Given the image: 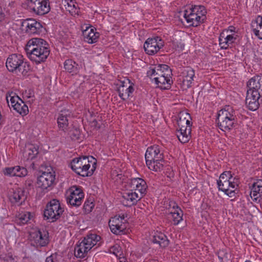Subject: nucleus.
Returning a JSON list of instances; mask_svg holds the SVG:
<instances>
[{
    "label": "nucleus",
    "mask_w": 262,
    "mask_h": 262,
    "mask_svg": "<svg viewBox=\"0 0 262 262\" xmlns=\"http://www.w3.org/2000/svg\"><path fill=\"white\" fill-rule=\"evenodd\" d=\"M130 189L122 193L121 202L126 207H131L139 201L145 193L147 185L145 181L141 178L132 179L127 182Z\"/></svg>",
    "instance_id": "nucleus-1"
},
{
    "label": "nucleus",
    "mask_w": 262,
    "mask_h": 262,
    "mask_svg": "<svg viewBox=\"0 0 262 262\" xmlns=\"http://www.w3.org/2000/svg\"><path fill=\"white\" fill-rule=\"evenodd\" d=\"M25 50L28 57L36 63L45 61L50 54L48 43L40 38L29 39L25 47Z\"/></svg>",
    "instance_id": "nucleus-2"
},
{
    "label": "nucleus",
    "mask_w": 262,
    "mask_h": 262,
    "mask_svg": "<svg viewBox=\"0 0 262 262\" xmlns=\"http://www.w3.org/2000/svg\"><path fill=\"white\" fill-rule=\"evenodd\" d=\"M146 164L151 170L161 172L164 169V150L158 145L148 147L145 154Z\"/></svg>",
    "instance_id": "nucleus-3"
},
{
    "label": "nucleus",
    "mask_w": 262,
    "mask_h": 262,
    "mask_svg": "<svg viewBox=\"0 0 262 262\" xmlns=\"http://www.w3.org/2000/svg\"><path fill=\"white\" fill-rule=\"evenodd\" d=\"M217 120L219 127L223 131L230 130L236 125L237 122L235 111L229 105L219 112Z\"/></svg>",
    "instance_id": "nucleus-4"
},
{
    "label": "nucleus",
    "mask_w": 262,
    "mask_h": 262,
    "mask_svg": "<svg viewBox=\"0 0 262 262\" xmlns=\"http://www.w3.org/2000/svg\"><path fill=\"white\" fill-rule=\"evenodd\" d=\"M207 12L204 6H194L180 12L189 26L196 27L206 18Z\"/></svg>",
    "instance_id": "nucleus-5"
},
{
    "label": "nucleus",
    "mask_w": 262,
    "mask_h": 262,
    "mask_svg": "<svg viewBox=\"0 0 262 262\" xmlns=\"http://www.w3.org/2000/svg\"><path fill=\"white\" fill-rule=\"evenodd\" d=\"M24 60L21 55L12 54L7 59L6 67L10 72L16 74L20 73L25 76L30 71L31 67L30 64Z\"/></svg>",
    "instance_id": "nucleus-6"
},
{
    "label": "nucleus",
    "mask_w": 262,
    "mask_h": 262,
    "mask_svg": "<svg viewBox=\"0 0 262 262\" xmlns=\"http://www.w3.org/2000/svg\"><path fill=\"white\" fill-rule=\"evenodd\" d=\"M90 161L88 157L74 158L70 163L71 169L77 174L82 177L91 176L96 169V161L92 164L91 168Z\"/></svg>",
    "instance_id": "nucleus-7"
},
{
    "label": "nucleus",
    "mask_w": 262,
    "mask_h": 262,
    "mask_svg": "<svg viewBox=\"0 0 262 262\" xmlns=\"http://www.w3.org/2000/svg\"><path fill=\"white\" fill-rule=\"evenodd\" d=\"M100 236L96 234H90L75 247L74 254L78 258H84L92 248L100 240Z\"/></svg>",
    "instance_id": "nucleus-8"
},
{
    "label": "nucleus",
    "mask_w": 262,
    "mask_h": 262,
    "mask_svg": "<svg viewBox=\"0 0 262 262\" xmlns=\"http://www.w3.org/2000/svg\"><path fill=\"white\" fill-rule=\"evenodd\" d=\"M64 212L63 205L56 199L51 200L46 205L43 212L45 218L51 222L58 220Z\"/></svg>",
    "instance_id": "nucleus-9"
},
{
    "label": "nucleus",
    "mask_w": 262,
    "mask_h": 262,
    "mask_svg": "<svg viewBox=\"0 0 262 262\" xmlns=\"http://www.w3.org/2000/svg\"><path fill=\"white\" fill-rule=\"evenodd\" d=\"M6 100L8 103L11 102V106L21 116L27 115L29 113V108L25 102L16 94L13 92H8L6 94Z\"/></svg>",
    "instance_id": "nucleus-10"
},
{
    "label": "nucleus",
    "mask_w": 262,
    "mask_h": 262,
    "mask_svg": "<svg viewBox=\"0 0 262 262\" xmlns=\"http://www.w3.org/2000/svg\"><path fill=\"white\" fill-rule=\"evenodd\" d=\"M31 245L37 248L45 247L50 242L49 233L44 230H38L32 232L30 234Z\"/></svg>",
    "instance_id": "nucleus-11"
},
{
    "label": "nucleus",
    "mask_w": 262,
    "mask_h": 262,
    "mask_svg": "<svg viewBox=\"0 0 262 262\" xmlns=\"http://www.w3.org/2000/svg\"><path fill=\"white\" fill-rule=\"evenodd\" d=\"M28 9L37 15H43L50 11L49 0H27Z\"/></svg>",
    "instance_id": "nucleus-12"
},
{
    "label": "nucleus",
    "mask_w": 262,
    "mask_h": 262,
    "mask_svg": "<svg viewBox=\"0 0 262 262\" xmlns=\"http://www.w3.org/2000/svg\"><path fill=\"white\" fill-rule=\"evenodd\" d=\"M66 200L68 204L72 206H79L84 198V193L82 191L76 186L70 188L67 192Z\"/></svg>",
    "instance_id": "nucleus-13"
},
{
    "label": "nucleus",
    "mask_w": 262,
    "mask_h": 262,
    "mask_svg": "<svg viewBox=\"0 0 262 262\" xmlns=\"http://www.w3.org/2000/svg\"><path fill=\"white\" fill-rule=\"evenodd\" d=\"M55 171H44L37 178V187L43 190L48 191L49 188L51 187L55 183Z\"/></svg>",
    "instance_id": "nucleus-14"
},
{
    "label": "nucleus",
    "mask_w": 262,
    "mask_h": 262,
    "mask_svg": "<svg viewBox=\"0 0 262 262\" xmlns=\"http://www.w3.org/2000/svg\"><path fill=\"white\" fill-rule=\"evenodd\" d=\"M164 41L160 36L148 38L144 43L143 48L147 54L152 55L156 53L164 46Z\"/></svg>",
    "instance_id": "nucleus-15"
},
{
    "label": "nucleus",
    "mask_w": 262,
    "mask_h": 262,
    "mask_svg": "<svg viewBox=\"0 0 262 262\" xmlns=\"http://www.w3.org/2000/svg\"><path fill=\"white\" fill-rule=\"evenodd\" d=\"M22 27L29 34H40L43 27L41 23L34 19H27L22 22Z\"/></svg>",
    "instance_id": "nucleus-16"
},
{
    "label": "nucleus",
    "mask_w": 262,
    "mask_h": 262,
    "mask_svg": "<svg viewBox=\"0 0 262 262\" xmlns=\"http://www.w3.org/2000/svg\"><path fill=\"white\" fill-rule=\"evenodd\" d=\"M223 176L220 177L219 180L217 181L219 189L225 192L226 194L230 197L235 195V188L237 184L231 181V180H225Z\"/></svg>",
    "instance_id": "nucleus-17"
},
{
    "label": "nucleus",
    "mask_w": 262,
    "mask_h": 262,
    "mask_svg": "<svg viewBox=\"0 0 262 262\" xmlns=\"http://www.w3.org/2000/svg\"><path fill=\"white\" fill-rule=\"evenodd\" d=\"M262 98L261 94L256 92L247 91L246 98V104L250 110L256 111L259 106V99Z\"/></svg>",
    "instance_id": "nucleus-18"
},
{
    "label": "nucleus",
    "mask_w": 262,
    "mask_h": 262,
    "mask_svg": "<svg viewBox=\"0 0 262 262\" xmlns=\"http://www.w3.org/2000/svg\"><path fill=\"white\" fill-rule=\"evenodd\" d=\"M119 217H112L109 222V226L111 231L116 235L123 234L126 229L124 223L122 220H119Z\"/></svg>",
    "instance_id": "nucleus-19"
},
{
    "label": "nucleus",
    "mask_w": 262,
    "mask_h": 262,
    "mask_svg": "<svg viewBox=\"0 0 262 262\" xmlns=\"http://www.w3.org/2000/svg\"><path fill=\"white\" fill-rule=\"evenodd\" d=\"M128 83L129 84L127 86V83L123 81L118 89L119 96L123 100H127L129 97L132 96L134 91L133 83L130 84V80L127 79Z\"/></svg>",
    "instance_id": "nucleus-20"
},
{
    "label": "nucleus",
    "mask_w": 262,
    "mask_h": 262,
    "mask_svg": "<svg viewBox=\"0 0 262 262\" xmlns=\"http://www.w3.org/2000/svg\"><path fill=\"white\" fill-rule=\"evenodd\" d=\"M84 40L89 43H94L98 41L99 33L92 26L86 27L82 31Z\"/></svg>",
    "instance_id": "nucleus-21"
},
{
    "label": "nucleus",
    "mask_w": 262,
    "mask_h": 262,
    "mask_svg": "<svg viewBox=\"0 0 262 262\" xmlns=\"http://www.w3.org/2000/svg\"><path fill=\"white\" fill-rule=\"evenodd\" d=\"M237 37L235 34H226L225 32L221 33L219 37V45L223 49H227L234 42Z\"/></svg>",
    "instance_id": "nucleus-22"
},
{
    "label": "nucleus",
    "mask_w": 262,
    "mask_h": 262,
    "mask_svg": "<svg viewBox=\"0 0 262 262\" xmlns=\"http://www.w3.org/2000/svg\"><path fill=\"white\" fill-rule=\"evenodd\" d=\"M247 91L256 92L262 97V76L256 75L251 78L247 82Z\"/></svg>",
    "instance_id": "nucleus-23"
},
{
    "label": "nucleus",
    "mask_w": 262,
    "mask_h": 262,
    "mask_svg": "<svg viewBox=\"0 0 262 262\" xmlns=\"http://www.w3.org/2000/svg\"><path fill=\"white\" fill-rule=\"evenodd\" d=\"M83 67H84V63L82 61L77 63L72 59H67L64 62L66 71L71 73L72 75L77 74Z\"/></svg>",
    "instance_id": "nucleus-24"
},
{
    "label": "nucleus",
    "mask_w": 262,
    "mask_h": 262,
    "mask_svg": "<svg viewBox=\"0 0 262 262\" xmlns=\"http://www.w3.org/2000/svg\"><path fill=\"white\" fill-rule=\"evenodd\" d=\"M27 195L25 191L20 188L13 189V192L10 195L9 199L13 204L20 205L25 202Z\"/></svg>",
    "instance_id": "nucleus-25"
},
{
    "label": "nucleus",
    "mask_w": 262,
    "mask_h": 262,
    "mask_svg": "<svg viewBox=\"0 0 262 262\" xmlns=\"http://www.w3.org/2000/svg\"><path fill=\"white\" fill-rule=\"evenodd\" d=\"M4 173L5 175L10 177H23L27 174L28 171L26 168L17 166L6 168Z\"/></svg>",
    "instance_id": "nucleus-26"
},
{
    "label": "nucleus",
    "mask_w": 262,
    "mask_h": 262,
    "mask_svg": "<svg viewBox=\"0 0 262 262\" xmlns=\"http://www.w3.org/2000/svg\"><path fill=\"white\" fill-rule=\"evenodd\" d=\"M183 77L182 86L183 89H187L191 86L192 82L194 76V71L191 68L187 67L182 72Z\"/></svg>",
    "instance_id": "nucleus-27"
},
{
    "label": "nucleus",
    "mask_w": 262,
    "mask_h": 262,
    "mask_svg": "<svg viewBox=\"0 0 262 262\" xmlns=\"http://www.w3.org/2000/svg\"><path fill=\"white\" fill-rule=\"evenodd\" d=\"M70 112L68 110H64L61 112L57 119V123L59 128L66 132L69 125L68 117H70Z\"/></svg>",
    "instance_id": "nucleus-28"
},
{
    "label": "nucleus",
    "mask_w": 262,
    "mask_h": 262,
    "mask_svg": "<svg viewBox=\"0 0 262 262\" xmlns=\"http://www.w3.org/2000/svg\"><path fill=\"white\" fill-rule=\"evenodd\" d=\"M250 196L253 200L256 201L262 197V179L257 180L252 184Z\"/></svg>",
    "instance_id": "nucleus-29"
},
{
    "label": "nucleus",
    "mask_w": 262,
    "mask_h": 262,
    "mask_svg": "<svg viewBox=\"0 0 262 262\" xmlns=\"http://www.w3.org/2000/svg\"><path fill=\"white\" fill-rule=\"evenodd\" d=\"M176 210V211L167 212V217H166L167 221L174 225H178L183 219L182 210L179 208Z\"/></svg>",
    "instance_id": "nucleus-30"
},
{
    "label": "nucleus",
    "mask_w": 262,
    "mask_h": 262,
    "mask_svg": "<svg viewBox=\"0 0 262 262\" xmlns=\"http://www.w3.org/2000/svg\"><path fill=\"white\" fill-rule=\"evenodd\" d=\"M191 127H179L177 136L182 143L188 142L190 139Z\"/></svg>",
    "instance_id": "nucleus-31"
},
{
    "label": "nucleus",
    "mask_w": 262,
    "mask_h": 262,
    "mask_svg": "<svg viewBox=\"0 0 262 262\" xmlns=\"http://www.w3.org/2000/svg\"><path fill=\"white\" fill-rule=\"evenodd\" d=\"M190 119V116L188 113L185 111L180 112L177 120L178 127L183 128L191 127Z\"/></svg>",
    "instance_id": "nucleus-32"
},
{
    "label": "nucleus",
    "mask_w": 262,
    "mask_h": 262,
    "mask_svg": "<svg viewBox=\"0 0 262 262\" xmlns=\"http://www.w3.org/2000/svg\"><path fill=\"white\" fill-rule=\"evenodd\" d=\"M63 4L67 11H69L72 15L79 14V6L75 0H63Z\"/></svg>",
    "instance_id": "nucleus-33"
},
{
    "label": "nucleus",
    "mask_w": 262,
    "mask_h": 262,
    "mask_svg": "<svg viewBox=\"0 0 262 262\" xmlns=\"http://www.w3.org/2000/svg\"><path fill=\"white\" fill-rule=\"evenodd\" d=\"M252 26L253 28V31L255 35L259 39H262V15L257 16Z\"/></svg>",
    "instance_id": "nucleus-34"
},
{
    "label": "nucleus",
    "mask_w": 262,
    "mask_h": 262,
    "mask_svg": "<svg viewBox=\"0 0 262 262\" xmlns=\"http://www.w3.org/2000/svg\"><path fill=\"white\" fill-rule=\"evenodd\" d=\"M147 74L148 76L152 77L158 75L159 76L154 77V80L156 84L159 85V83L163 84L164 81L162 80L164 79V74L161 70L157 69V71L154 69H151L147 71Z\"/></svg>",
    "instance_id": "nucleus-35"
},
{
    "label": "nucleus",
    "mask_w": 262,
    "mask_h": 262,
    "mask_svg": "<svg viewBox=\"0 0 262 262\" xmlns=\"http://www.w3.org/2000/svg\"><path fill=\"white\" fill-rule=\"evenodd\" d=\"M32 216L30 212L22 211L16 215L15 222L19 225H24L28 223Z\"/></svg>",
    "instance_id": "nucleus-36"
},
{
    "label": "nucleus",
    "mask_w": 262,
    "mask_h": 262,
    "mask_svg": "<svg viewBox=\"0 0 262 262\" xmlns=\"http://www.w3.org/2000/svg\"><path fill=\"white\" fill-rule=\"evenodd\" d=\"M38 154V147L34 144H29L27 146L25 154L27 156V160H33Z\"/></svg>",
    "instance_id": "nucleus-37"
},
{
    "label": "nucleus",
    "mask_w": 262,
    "mask_h": 262,
    "mask_svg": "<svg viewBox=\"0 0 262 262\" xmlns=\"http://www.w3.org/2000/svg\"><path fill=\"white\" fill-rule=\"evenodd\" d=\"M172 70L169 67L165 64V81L166 83V86L165 85V90H169L171 88V84L173 83L172 79Z\"/></svg>",
    "instance_id": "nucleus-38"
},
{
    "label": "nucleus",
    "mask_w": 262,
    "mask_h": 262,
    "mask_svg": "<svg viewBox=\"0 0 262 262\" xmlns=\"http://www.w3.org/2000/svg\"><path fill=\"white\" fill-rule=\"evenodd\" d=\"M95 204L92 200H88L85 201L83 205V209L86 213L91 212L94 208Z\"/></svg>",
    "instance_id": "nucleus-39"
},
{
    "label": "nucleus",
    "mask_w": 262,
    "mask_h": 262,
    "mask_svg": "<svg viewBox=\"0 0 262 262\" xmlns=\"http://www.w3.org/2000/svg\"><path fill=\"white\" fill-rule=\"evenodd\" d=\"M164 234L161 232L157 233L154 235L152 242L154 243L158 244L160 246L164 243Z\"/></svg>",
    "instance_id": "nucleus-40"
},
{
    "label": "nucleus",
    "mask_w": 262,
    "mask_h": 262,
    "mask_svg": "<svg viewBox=\"0 0 262 262\" xmlns=\"http://www.w3.org/2000/svg\"><path fill=\"white\" fill-rule=\"evenodd\" d=\"M110 252L114 254L115 256H118L119 255H120V251L121 248L118 245H115L112 246L110 248Z\"/></svg>",
    "instance_id": "nucleus-41"
},
{
    "label": "nucleus",
    "mask_w": 262,
    "mask_h": 262,
    "mask_svg": "<svg viewBox=\"0 0 262 262\" xmlns=\"http://www.w3.org/2000/svg\"><path fill=\"white\" fill-rule=\"evenodd\" d=\"M166 210L167 209H171L172 208L174 211H176L177 208H179L175 202L173 201H169L168 202V204L167 203L166 206H165Z\"/></svg>",
    "instance_id": "nucleus-42"
},
{
    "label": "nucleus",
    "mask_w": 262,
    "mask_h": 262,
    "mask_svg": "<svg viewBox=\"0 0 262 262\" xmlns=\"http://www.w3.org/2000/svg\"><path fill=\"white\" fill-rule=\"evenodd\" d=\"M46 262H58L57 255L56 254H52L46 258Z\"/></svg>",
    "instance_id": "nucleus-43"
},
{
    "label": "nucleus",
    "mask_w": 262,
    "mask_h": 262,
    "mask_svg": "<svg viewBox=\"0 0 262 262\" xmlns=\"http://www.w3.org/2000/svg\"><path fill=\"white\" fill-rule=\"evenodd\" d=\"M221 176H223V179L225 180H226V181H228L229 180H232V174H231V171H225L223 173H222L220 176V177Z\"/></svg>",
    "instance_id": "nucleus-44"
},
{
    "label": "nucleus",
    "mask_w": 262,
    "mask_h": 262,
    "mask_svg": "<svg viewBox=\"0 0 262 262\" xmlns=\"http://www.w3.org/2000/svg\"><path fill=\"white\" fill-rule=\"evenodd\" d=\"M80 133L79 129H76L71 134V137L73 140L78 139L80 138Z\"/></svg>",
    "instance_id": "nucleus-45"
},
{
    "label": "nucleus",
    "mask_w": 262,
    "mask_h": 262,
    "mask_svg": "<svg viewBox=\"0 0 262 262\" xmlns=\"http://www.w3.org/2000/svg\"><path fill=\"white\" fill-rule=\"evenodd\" d=\"M166 40H167V42H166V44L168 45V46L170 47H171L172 48H176V42L173 39V38H170V39H166Z\"/></svg>",
    "instance_id": "nucleus-46"
},
{
    "label": "nucleus",
    "mask_w": 262,
    "mask_h": 262,
    "mask_svg": "<svg viewBox=\"0 0 262 262\" xmlns=\"http://www.w3.org/2000/svg\"><path fill=\"white\" fill-rule=\"evenodd\" d=\"M225 257H228V254L225 252L224 251H220L218 252L219 259H221Z\"/></svg>",
    "instance_id": "nucleus-47"
},
{
    "label": "nucleus",
    "mask_w": 262,
    "mask_h": 262,
    "mask_svg": "<svg viewBox=\"0 0 262 262\" xmlns=\"http://www.w3.org/2000/svg\"><path fill=\"white\" fill-rule=\"evenodd\" d=\"M235 27L231 26L228 28V30H227L226 31H224V32H225L226 34H232L233 32H235Z\"/></svg>",
    "instance_id": "nucleus-48"
},
{
    "label": "nucleus",
    "mask_w": 262,
    "mask_h": 262,
    "mask_svg": "<svg viewBox=\"0 0 262 262\" xmlns=\"http://www.w3.org/2000/svg\"><path fill=\"white\" fill-rule=\"evenodd\" d=\"M115 216H119V220H122L124 223L126 222V220H125V218L127 217V214H121L119 215H116Z\"/></svg>",
    "instance_id": "nucleus-49"
},
{
    "label": "nucleus",
    "mask_w": 262,
    "mask_h": 262,
    "mask_svg": "<svg viewBox=\"0 0 262 262\" xmlns=\"http://www.w3.org/2000/svg\"><path fill=\"white\" fill-rule=\"evenodd\" d=\"M5 15L2 10H0V23L2 22L5 18Z\"/></svg>",
    "instance_id": "nucleus-50"
},
{
    "label": "nucleus",
    "mask_w": 262,
    "mask_h": 262,
    "mask_svg": "<svg viewBox=\"0 0 262 262\" xmlns=\"http://www.w3.org/2000/svg\"><path fill=\"white\" fill-rule=\"evenodd\" d=\"M219 259H220V262H228L229 261L228 257H223Z\"/></svg>",
    "instance_id": "nucleus-51"
},
{
    "label": "nucleus",
    "mask_w": 262,
    "mask_h": 262,
    "mask_svg": "<svg viewBox=\"0 0 262 262\" xmlns=\"http://www.w3.org/2000/svg\"><path fill=\"white\" fill-rule=\"evenodd\" d=\"M173 212V210L171 208V209H167V210H165V217H167V212Z\"/></svg>",
    "instance_id": "nucleus-52"
},
{
    "label": "nucleus",
    "mask_w": 262,
    "mask_h": 262,
    "mask_svg": "<svg viewBox=\"0 0 262 262\" xmlns=\"http://www.w3.org/2000/svg\"><path fill=\"white\" fill-rule=\"evenodd\" d=\"M164 242H165V247L167 245H168L169 243V240L167 239L166 236L165 235V240H164Z\"/></svg>",
    "instance_id": "nucleus-53"
},
{
    "label": "nucleus",
    "mask_w": 262,
    "mask_h": 262,
    "mask_svg": "<svg viewBox=\"0 0 262 262\" xmlns=\"http://www.w3.org/2000/svg\"><path fill=\"white\" fill-rule=\"evenodd\" d=\"M167 158H168L169 160H170V157H171V156H169V157L168 156H167Z\"/></svg>",
    "instance_id": "nucleus-54"
},
{
    "label": "nucleus",
    "mask_w": 262,
    "mask_h": 262,
    "mask_svg": "<svg viewBox=\"0 0 262 262\" xmlns=\"http://www.w3.org/2000/svg\"><path fill=\"white\" fill-rule=\"evenodd\" d=\"M245 262H251V261H250L249 260H246Z\"/></svg>",
    "instance_id": "nucleus-55"
},
{
    "label": "nucleus",
    "mask_w": 262,
    "mask_h": 262,
    "mask_svg": "<svg viewBox=\"0 0 262 262\" xmlns=\"http://www.w3.org/2000/svg\"><path fill=\"white\" fill-rule=\"evenodd\" d=\"M159 87H160V88H161V89H162V86H159Z\"/></svg>",
    "instance_id": "nucleus-56"
}]
</instances>
